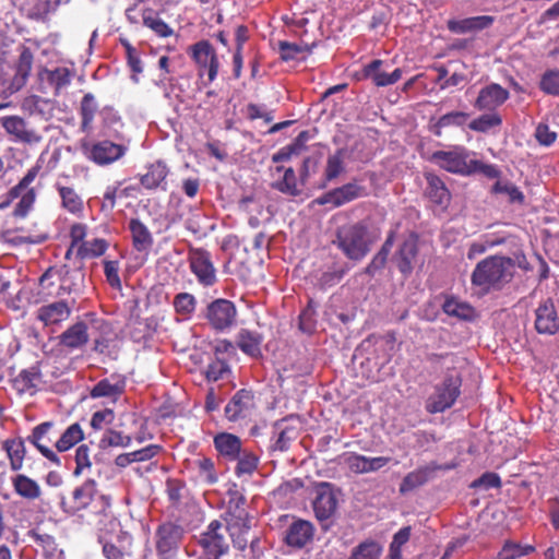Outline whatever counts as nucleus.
Listing matches in <instances>:
<instances>
[{
  "label": "nucleus",
  "instance_id": "obj_1",
  "mask_svg": "<svg viewBox=\"0 0 559 559\" xmlns=\"http://www.w3.org/2000/svg\"><path fill=\"white\" fill-rule=\"evenodd\" d=\"M514 270L511 258L492 255L477 263L472 273V283L484 290L499 289L512 280Z\"/></svg>",
  "mask_w": 559,
  "mask_h": 559
},
{
  "label": "nucleus",
  "instance_id": "obj_2",
  "mask_svg": "<svg viewBox=\"0 0 559 559\" xmlns=\"http://www.w3.org/2000/svg\"><path fill=\"white\" fill-rule=\"evenodd\" d=\"M333 242L347 259L353 261L362 260L370 251L368 229L361 223L340 227Z\"/></svg>",
  "mask_w": 559,
  "mask_h": 559
},
{
  "label": "nucleus",
  "instance_id": "obj_3",
  "mask_svg": "<svg viewBox=\"0 0 559 559\" xmlns=\"http://www.w3.org/2000/svg\"><path fill=\"white\" fill-rule=\"evenodd\" d=\"M476 156L474 152L466 147L456 145L449 151H436L431 155V160L440 168L462 176L471 175L473 158Z\"/></svg>",
  "mask_w": 559,
  "mask_h": 559
},
{
  "label": "nucleus",
  "instance_id": "obj_4",
  "mask_svg": "<svg viewBox=\"0 0 559 559\" xmlns=\"http://www.w3.org/2000/svg\"><path fill=\"white\" fill-rule=\"evenodd\" d=\"M461 379L457 374H449L435 386L433 393L428 397L426 409L431 413H442L450 408L460 395Z\"/></svg>",
  "mask_w": 559,
  "mask_h": 559
},
{
  "label": "nucleus",
  "instance_id": "obj_5",
  "mask_svg": "<svg viewBox=\"0 0 559 559\" xmlns=\"http://www.w3.org/2000/svg\"><path fill=\"white\" fill-rule=\"evenodd\" d=\"M189 53L195 62L199 74H207L209 82L212 83L219 69L218 56L209 40H200L189 48Z\"/></svg>",
  "mask_w": 559,
  "mask_h": 559
},
{
  "label": "nucleus",
  "instance_id": "obj_6",
  "mask_svg": "<svg viewBox=\"0 0 559 559\" xmlns=\"http://www.w3.org/2000/svg\"><path fill=\"white\" fill-rule=\"evenodd\" d=\"M183 533V528L178 524L171 522L160 524L155 533L157 555L162 559L173 558L179 548Z\"/></svg>",
  "mask_w": 559,
  "mask_h": 559
},
{
  "label": "nucleus",
  "instance_id": "obj_7",
  "mask_svg": "<svg viewBox=\"0 0 559 559\" xmlns=\"http://www.w3.org/2000/svg\"><path fill=\"white\" fill-rule=\"evenodd\" d=\"M191 272L203 286H212L216 282V270L209 251L202 248H191L188 252Z\"/></svg>",
  "mask_w": 559,
  "mask_h": 559
},
{
  "label": "nucleus",
  "instance_id": "obj_8",
  "mask_svg": "<svg viewBox=\"0 0 559 559\" xmlns=\"http://www.w3.org/2000/svg\"><path fill=\"white\" fill-rule=\"evenodd\" d=\"M97 498L102 499L105 506L109 504L105 496L98 495L95 480L87 479L72 491L70 501H67L63 498L61 499V507L64 512L74 514L75 512L87 508Z\"/></svg>",
  "mask_w": 559,
  "mask_h": 559
},
{
  "label": "nucleus",
  "instance_id": "obj_9",
  "mask_svg": "<svg viewBox=\"0 0 559 559\" xmlns=\"http://www.w3.org/2000/svg\"><path fill=\"white\" fill-rule=\"evenodd\" d=\"M225 527L218 521H212L206 531L200 536V545L209 556L207 559H221L228 551V543L225 537Z\"/></svg>",
  "mask_w": 559,
  "mask_h": 559
},
{
  "label": "nucleus",
  "instance_id": "obj_10",
  "mask_svg": "<svg viewBox=\"0 0 559 559\" xmlns=\"http://www.w3.org/2000/svg\"><path fill=\"white\" fill-rule=\"evenodd\" d=\"M455 467V464L441 465L436 462H430L424 466L409 472L405 475L402 483L400 484L399 491L401 495H405L427 484L430 479L436 476L438 471H449Z\"/></svg>",
  "mask_w": 559,
  "mask_h": 559
},
{
  "label": "nucleus",
  "instance_id": "obj_11",
  "mask_svg": "<svg viewBox=\"0 0 559 559\" xmlns=\"http://www.w3.org/2000/svg\"><path fill=\"white\" fill-rule=\"evenodd\" d=\"M127 152V145L114 143L109 140H102L86 147L87 158L99 166L110 165L119 160Z\"/></svg>",
  "mask_w": 559,
  "mask_h": 559
},
{
  "label": "nucleus",
  "instance_id": "obj_12",
  "mask_svg": "<svg viewBox=\"0 0 559 559\" xmlns=\"http://www.w3.org/2000/svg\"><path fill=\"white\" fill-rule=\"evenodd\" d=\"M236 307L230 300L216 299L207 306L206 318L217 331L230 328L236 321Z\"/></svg>",
  "mask_w": 559,
  "mask_h": 559
},
{
  "label": "nucleus",
  "instance_id": "obj_13",
  "mask_svg": "<svg viewBox=\"0 0 559 559\" xmlns=\"http://www.w3.org/2000/svg\"><path fill=\"white\" fill-rule=\"evenodd\" d=\"M364 195V187L356 182H348L324 193L316 199L314 202L320 205L331 204L333 207H338Z\"/></svg>",
  "mask_w": 559,
  "mask_h": 559
},
{
  "label": "nucleus",
  "instance_id": "obj_14",
  "mask_svg": "<svg viewBox=\"0 0 559 559\" xmlns=\"http://www.w3.org/2000/svg\"><path fill=\"white\" fill-rule=\"evenodd\" d=\"M391 461L386 456L368 457L357 453H345L342 456V463L348 467L353 473L366 474L381 469Z\"/></svg>",
  "mask_w": 559,
  "mask_h": 559
},
{
  "label": "nucleus",
  "instance_id": "obj_15",
  "mask_svg": "<svg viewBox=\"0 0 559 559\" xmlns=\"http://www.w3.org/2000/svg\"><path fill=\"white\" fill-rule=\"evenodd\" d=\"M510 97L509 92L497 83H490L483 87L475 102V107L479 110L493 111L503 105Z\"/></svg>",
  "mask_w": 559,
  "mask_h": 559
},
{
  "label": "nucleus",
  "instance_id": "obj_16",
  "mask_svg": "<svg viewBox=\"0 0 559 559\" xmlns=\"http://www.w3.org/2000/svg\"><path fill=\"white\" fill-rule=\"evenodd\" d=\"M535 329L539 334L554 335L559 330V318L551 300H545L535 310Z\"/></svg>",
  "mask_w": 559,
  "mask_h": 559
},
{
  "label": "nucleus",
  "instance_id": "obj_17",
  "mask_svg": "<svg viewBox=\"0 0 559 559\" xmlns=\"http://www.w3.org/2000/svg\"><path fill=\"white\" fill-rule=\"evenodd\" d=\"M253 408V394L250 391L240 390L226 405L225 414L230 421H237L251 416Z\"/></svg>",
  "mask_w": 559,
  "mask_h": 559
},
{
  "label": "nucleus",
  "instance_id": "obj_18",
  "mask_svg": "<svg viewBox=\"0 0 559 559\" xmlns=\"http://www.w3.org/2000/svg\"><path fill=\"white\" fill-rule=\"evenodd\" d=\"M70 314V305L64 300H59L39 307L36 311V319L45 326H53L68 320Z\"/></svg>",
  "mask_w": 559,
  "mask_h": 559
},
{
  "label": "nucleus",
  "instance_id": "obj_19",
  "mask_svg": "<svg viewBox=\"0 0 559 559\" xmlns=\"http://www.w3.org/2000/svg\"><path fill=\"white\" fill-rule=\"evenodd\" d=\"M0 122L9 134L15 136L21 142L36 144L41 141V135L35 130L27 128L25 120L19 116L2 117Z\"/></svg>",
  "mask_w": 559,
  "mask_h": 559
},
{
  "label": "nucleus",
  "instance_id": "obj_20",
  "mask_svg": "<svg viewBox=\"0 0 559 559\" xmlns=\"http://www.w3.org/2000/svg\"><path fill=\"white\" fill-rule=\"evenodd\" d=\"M383 61L380 59L372 60L362 69L364 76L370 79L376 86L384 87L395 84L402 78V70L395 69L388 73L382 70Z\"/></svg>",
  "mask_w": 559,
  "mask_h": 559
},
{
  "label": "nucleus",
  "instance_id": "obj_21",
  "mask_svg": "<svg viewBox=\"0 0 559 559\" xmlns=\"http://www.w3.org/2000/svg\"><path fill=\"white\" fill-rule=\"evenodd\" d=\"M246 499L235 496L229 499L226 510L227 528L251 527V520L246 511Z\"/></svg>",
  "mask_w": 559,
  "mask_h": 559
},
{
  "label": "nucleus",
  "instance_id": "obj_22",
  "mask_svg": "<svg viewBox=\"0 0 559 559\" xmlns=\"http://www.w3.org/2000/svg\"><path fill=\"white\" fill-rule=\"evenodd\" d=\"M336 498L329 484H322L313 501V511L318 520L330 519L336 510Z\"/></svg>",
  "mask_w": 559,
  "mask_h": 559
},
{
  "label": "nucleus",
  "instance_id": "obj_23",
  "mask_svg": "<svg viewBox=\"0 0 559 559\" xmlns=\"http://www.w3.org/2000/svg\"><path fill=\"white\" fill-rule=\"evenodd\" d=\"M126 381L120 377L105 378L98 381L91 390L92 399L107 397L116 402L124 392Z\"/></svg>",
  "mask_w": 559,
  "mask_h": 559
},
{
  "label": "nucleus",
  "instance_id": "obj_24",
  "mask_svg": "<svg viewBox=\"0 0 559 559\" xmlns=\"http://www.w3.org/2000/svg\"><path fill=\"white\" fill-rule=\"evenodd\" d=\"M313 525L305 520L295 521L286 531L285 542L288 546L302 548L313 537Z\"/></svg>",
  "mask_w": 559,
  "mask_h": 559
},
{
  "label": "nucleus",
  "instance_id": "obj_25",
  "mask_svg": "<svg viewBox=\"0 0 559 559\" xmlns=\"http://www.w3.org/2000/svg\"><path fill=\"white\" fill-rule=\"evenodd\" d=\"M214 447L228 461H236L245 449L240 438L228 432L216 435L214 437Z\"/></svg>",
  "mask_w": 559,
  "mask_h": 559
},
{
  "label": "nucleus",
  "instance_id": "obj_26",
  "mask_svg": "<svg viewBox=\"0 0 559 559\" xmlns=\"http://www.w3.org/2000/svg\"><path fill=\"white\" fill-rule=\"evenodd\" d=\"M493 23V17L489 15H478L462 20H449L448 28L454 34H466L488 28Z\"/></svg>",
  "mask_w": 559,
  "mask_h": 559
},
{
  "label": "nucleus",
  "instance_id": "obj_27",
  "mask_svg": "<svg viewBox=\"0 0 559 559\" xmlns=\"http://www.w3.org/2000/svg\"><path fill=\"white\" fill-rule=\"evenodd\" d=\"M298 420L290 417L276 423L277 437L272 444V450L284 452L288 450L289 444L298 436Z\"/></svg>",
  "mask_w": 559,
  "mask_h": 559
},
{
  "label": "nucleus",
  "instance_id": "obj_28",
  "mask_svg": "<svg viewBox=\"0 0 559 559\" xmlns=\"http://www.w3.org/2000/svg\"><path fill=\"white\" fill-rule=\"evenodd\" d=\"M59 285L57 297L79 294L83 287L84 275L80 271H70L66 266L58 267Z\"/></svg>",
  "mask_w": 559,
  "mask_h": 559
},
{
  "label": "nucleus",
  "instance_id": "obj_29",
  "mask_svg": "<svg viewBox=\"0 0 559 559\" xmlns=\"http://www.w3.org/2000/svg\"><path fill=\"white\" fill-rule=\"evenodd\" d=\"M417 257V240L413 236L407 238L400 247L395 261L397 269L405 276L409 275L414 269V262Z\"/></svg>",
  "mask_w": 559,
  "mask_h": 559
},
{
  "label": "nucleus",
  "instance_id": "obj_30",
  "mask_svg": "<svg viewBox=\"0 0 559 559\" xmlns=\"http://www.w3.org/2000/svg\"><path fill=\"white\" fill-rule=\"evenodd\" d=\"M169 169L165 163L157 160L147 167L146 173L141 177V183L146 189L166 190V178Z\"/></svg>",
  "mask_w": 559,
  "mask_h": 559
},
{
  "label": "nucleus",
  "instance_id": "obj_31",
  "mask_svg": "<svg viewBox=\"0 0 559 559\" xmlns=\"http://www.w3.org/2000/svg\"><path fill=\"white\" fill-rule=\"evenodd\" d=\"M33 64V55L27 48H23L20 53L19 61L15 67V74L10 83L9 90L11 93L20 91L29 76Z\"/></svg>",
  "mask_w": 559,
  "mask_h": 559
},
{
  "label": "nucleus",
  "instance_id": "obj_32",
  "mask_svg": "<svg viewBox=\"0 0 559 559\" xmlns=\"http://www.w3.org/2000/svg\"><path fill=\"white\" fill-rule=\"evenodd\" d=\"M87 342V324L83 321L72 324L60 335V344L70 349L80 348Z\"/></svg>",
  "mask_w": 559,
  "mask_h": 559
},
{
  "label": "nucleus",
  "instance_id": "obj_33",
  "mask_svg": "<svg viewBox=\"0 0 559 559\" xmlns=\"http://www.w3.org/2000/svg\"><path fill=\"white\" fill-rule=\"evenodd\" d=\"M427 190L426 194L431 202L441 207H447L450 202V192L444 182L433 174L426 175Z\"/></svg>",
  "mask_w": 559,
  "mask_h": 559
},
{
  "label": "nucleus",
  "instance_id": "obj_34",
  "mask_svg": "<svg viewBox=\"0 0 559 559\" xmlns=\"http://www.w3.org/2000/svg\"><path fill=\"white\" fill-rule=\"evenodd\" d=\"M57 191L61 199V206L76 217L84 213V202L81 195L71 187L57 185Z\"/></svg>",
  "mask_w": 559,
  "mask_h": 559
},
{
  "label": "nucleus",
  "instance_id": "obj_35",
  "mask_svg": "<svg viewBox=\"0 0 559 559\" xmlns=\"http://www.w3.org/2000/svg\"><path fill=\"white\" fill-rule=\"evenodd\" d=\"M38 75L41 83H47L53 88L55 94H58L71 82V73L69 69L64 67H59L53 70L44 69Z\"/></svg>",
  "mask_w": 559,
  "mask_h": 559
},
{
  "label": "nucleus",
  "instance_id": "obj_36",
  "mask_svg": "<svg viewBox=\"0 0 559 559\" xmlns=\"http://www.w3.org/2000/svg\"><path fill=\"white\" fill-rule=\"evenodd\" d=\"M129 229L131 231L133 247L136 251L145 252L152 247V234L140 219L132 218L129 223Z\"/></svg>",
  "mask_w": 559,
  "mask_h": 559
},
{
  "label": "nucleus",
  "instance_id": "obj_37",
  "mask_svg": "<svg viewBox=\"0 0 559 559\" xmlns=\"http://www.w3.org/2000/svg\"><path fill=\"white\" fill-rule=\"evenodd\" d=\"M52 427V424L50 421H45L40 425H37L33 431L32 435L28 436L27 440L36 447V449L50 462L60 465V459L59 456L49 448L41 444L43 438L48 433L50 428Z\"/></svg>",
  "mask_w": 559,
  "mask_h": 559
},
{
  "label": "nucleus",
  "instance_id": "obj_38",
  "mask_svg": "<svg viewBox=\"0 0 559 559\" xmlns=\"http://www.w3.org/2000/svg\"><path fill=\"white\" fill-rule=\"evenodd\" d=\"M2 449L7 452L12 471H20L23 467L25 457V445L21 438L7 439L2 443Z\"/></svg>",
  "mask_w": 559,
  "mask_h": 559
},
{
  "label": "nucleus",
  "instance_id": "obj_39",
  "mask_svg": "<svg viewBox=\"0 0 559 559\" xmlns=\"http://www.w3.org/2000/svg\"><path fill=\"white\" fill-rule=\"evenodd\" d=\"M12 486L19 496L28 500L37 499L41 493L37 481L23 474H17L12 478Z\"/></svg>",
  "mask_w": 559,
  "mask_h": 559
},
{
  "label": "nucleus",
  "instance_id": "obj_40",
  "mask_svg": "<svg viewBox=\"0 0 559 559\" xmlns=\"http://www.w3.org/2000/svg\"><path fill=\"white\" fill-rule=\"evenodd\" d=\"M262 336L257 332L241 330L237 336V345L245 354L251 357L261 355Z\"/></svg>",
  "mask_w": 559,
  "mask_h": 559
},
{
  "label": "nucleus",
  "instance_id": "obj_41",
  "mask_svg": "<svg viewBox=\"0 0 559 559\" xmlns=\"http://www.w3.org/2000/svg\"><path fill=\"white\" fill-rule=\"evenodd\" d=\"M141 16L143 25L153 31L157 36L165 38L174 34L173 28L153 9H144Z\"/></svg>",
  "mask_w": 559,
  "mask_h": 559
},
{
  "label": "nucleus",
  "instance_id": "obj_42",
  "mask_svg": "<svg viewBox=\"0 0 559 559\" xmlns=\"http://www.w3.org/2000/svg\"><path fill=\"white\" fill-rule=\"evenodd\" d=\"M192 468L200 481L213 485L218 480L215 464L212 459L201 456L192 462Z\"/></svg>",
  "mask_w": 559,
  "mask_h": 559
},
{
  "label": "nucleus",
  "instance_id": "obj_43",
  "mask_svg": "<svg viewBox=\"0 0 559 559\" xmlns=\"http://www.w3.org/2000/svg\"><path fill=\"white\" fill-rule=\"evenodd\" d=\"M469 115L464 111H451L441 116L436 122L431 124V131L440 136L444 128L462 127L466 123Z\"/></svg>",
  "mask_w": 559,
  "mask_h": 559
},
{
  "label": "nucleus",
  "instance_id": "obj_44",
  "mask_svg": "<svg viewBox=\"0 0 559 559\" xmlns=\"http://www.w3.org/2000/svg\"><path fill=\"white\" fill-rule=\"evenodd\" d=\"M442 309L447 314L463 320H471L475 316V310L471 305L454 297L447 298Z\"/></svg>",
  "mask_w": 559,
  "mask_h": 559
},
{
  "label": "nucleus",
  "instance_id": "obj_45",
  "mask_svg": "<svg viewBox=\"0 0 559 559\" xmlns=\"http://www.w3.org/2000/svg\"><path fill=\"white\" fill-rule=\"evenodd\" d=\"M84 438V432L80 426V424L74 423L70 425L61 435V437L56 442V448L59 452H66L74 447L76 443L82 441Z\"/></svg>",
  "mask_w": 559,
  "mask_h": 559
},
{
  "label": "nucleus",
  "instance_id": "obj_46",
  "mask_svg": "<svg viewBox=\"0 0 559 559\" xmlns=\"http://www.w3.org/2000/svg\"><path fill=\"white\" fill-rule=\"evenodd\" d=\"M58 267L52 266L46 270V272L39 277V293L47 297H57L59 274Z\"/></svg>",
  "mask_w": 559,
  "mask_h": 559
},
{
  "label": "nucleus",
  "instance_id": "obj_47",
  "mask_svg": "<svg viewBox=\"0 0 559 559\" xmlns=\"http://www.w3.org/2000/svg\"><path fill=\"white\" fill-rule=\"evenodd\" d=\"M97 111V103L93 94L87 93L83 96L81 102L80 114L82 118V130L88 131Z\"/></svg>",
  "mask_w": 559,
  "mask_h": 559
},
{
  "label": "nucleus",
  "instance_id": "obj_48",
  "mask_svg": "<svg viewBox=\"0 0 559 559\" xmlns=\"http://www.w3.org/2000/svg\"><path fill=\"white\" fill-rule=\"evenodd\" d=\"M501 123L502 118L498 112H489L472 120L468 124V128L476 132L486 133L491 129L500 127Z\"/></svg>",
  "mask_w": 559,
  "mask_h": 559
},
{
  "label": "nucleus",
  "instance_id": "obj_49",
  "mask_svg": "<svg viewBox=\"0 0 559 559\" xmlns=\"http://www.w3.org/2000/svg\"><path fill=\"white\" fill-rule=\"evenodd\" d=\"M346 151L337 150L334 154L329 155L325 166V178L331 181L338 177L345 169Z\"/></svg>",
  "mask_w": 559,
  "mask_h": 559
},
{
  "label": "nucleus",
  "instance_id": "obj_50",
  "mask_svg": "<svg viewBox=\"0 0 559 559\" xmlns=\"http://www.w3.org/2000/svg\"><path fill=\"white\" fill-rule=\"evenodd\" d=\"M108 248L105 239L95 238L90 241L82 242L78 248V255L82 259L97 258L103 255Z\"/></svg>",
  "mask_w": 559,
  "mask_h": 559
},
{
  "label": "nucleus",
  "instance_id": "obj_51",
  "mask_svg": "<svg viewBox=\"0 0 559 559\" xmlns=\"http://www.w3.org/2000/svg\"><path fill=\"white\" fill-rule=\"evenodd\" d=\"M237 466L235 472L238 476L251 475L258 467L259 457L252 451L243 449L239 457H237Z\"/></svg>",
  "mask_w": 559,
  "mask_h": 559
},
{
  "label": "nucleus",
  "instance_id": "obj_52",
  "mask_svg": "<svg viewBox=\"0 0 559 559\" xmlns=\"http://www.w3.org/2000/svg\"><path fill=\"white\" fill-rule=\"evenodd\" d=\"M535 547L532 545H521L514 542H507L499 552L498 559H520L532 554Z\"/></svg>",
  "mask_w": 559,
  "mask_h": 559
},
{
  "label": "nucleus",
  "instance_id": "obj_53",
  "mask_svg": "<svg viewBox=\"0 0 559 559\" xmlns=\"http://www.w3.org/2000/svg\"><path fill=\"white\" fill-rule=\"evenodd\" d=\"M175 311L183 318H189L195 310V297L189 293H179L173 301Z\"/></svg>",
  "mask_w": 559,
  "mask_h": 559
},
{
  "label": "nucleus",
  "instance_id": "obj_54",
  "mask_svg": "<svg viewBox=\"0 0 559 559\" xmlns=\"http://www.w3.org/2000/svg\"><path fill=\"white\" fill-rule=\"evenodd\" d=\"M381 551L378 543L366 540L353 549L349 559H379Z\"/></svg>",
  "mask_w": 559,
  "mask_h": 559
},
{
  "label": "nucleus",
  "instance_id": "obj_55",
  "mask_svg": "<svg viewBox=\"0 0 559 559\" xmlns=\"http://www.w3.org/2000/svg\"><path fill=\"white\" fill-rule=\"evenodd\" d=\"M273 187L282 193L296 197L300 193L297 187V178L293 168H287L281 180L276 181Z\"/></svg>",
  "mask_w": 559,
  "mask_h": 559
},
{
  "label": "nucleus",
  "instance_id": "obj_56",
  "mask_svg": "<svg viewBox=\"0 0 559 559\" xmlns=\"http://www.w3.org/2000/svg\"><path fill=\"white\" fill-rule=\"evenodd\" d=\"M131 442L132 438L130 436H126L114 429H108L99 440V445L104 449L108 447L128 448L131 445Z\"/></svg>",
  "mask_w": 559,
  "mask_h": 559
},
{
  "label": "nucleus",
  "instance_id": "obj_57",
  "mask_svg": "<svg viewBox=\"0 0 559 559\" xmlns=\"http://www.w3.org/2000/svg\"><path fill=\"white\" fill-rule=\"evenodd\" d=\"M492 192L506 194L509 198V201L513 203H522L524 201V195L520 189L509 181L498 180L492 187Z\"/></svg>",
  "mask_w": 559,
  "mask_h": 559
},
{
  "label": "nucleus",
  "instance_id": "obj_58",
  "mask_svg": "<svg viewBox=\"0 0 559 559\" xmlns=\"http://www.w3.org/2000/svg\"><path fill=\"white\" fill-rule=\"evenodd\" d=\"M16 199L20 200L14 206L13 215L15 217H25L34 205L36 199L35 191L24 190Z\"/></svg>",
  "mask_w": 559,
  "mask_h": 559
},
{
  "label": "nucleus",
  "instance_id": "obj_59",
  "mask_svg": "<svg viewBox=\"0 0 559 559\" xmlns=\"http://www.w3.org/2000/svg\"><path fill=\"white\" fill-rule=\"evenodd\" d=\"M503 240L501 238H493L490 236H485L481 239L474 241L468 249L467 257L468 259H474L479 254H483L488 249L493 248L502 243Z\"/></svg>",
  "mask_w": 559,
  "mask_h": 559
},
{
  "label": "nucleus",
  "instance_id": "obj_60",
  "mask_svg": "<svg viewBox=\"0 0 559 559\" xmlns=\"http://www.w3.org/2000/svg\"><path fill=\"white\" fill-rule=\"evenodd\" d=\"M39 168H40L39 166H34V167H32V168H29L27 170V173L21 179V181L9 191L8 198H9L10 201H12V200L16 199L17 197H20V194L24 190H34L33 188H29V185L37 177Z\"/></svg>",
  "mask_w": 559,
  "mask_h": 559
},
{
  "label": "nucleus",
  "instance_id": "obj_61",
  "mask_svg": "<svg viewBox=\"0 0 559 559\" xmlns=\"http://www.w3.org/2000/svg\"><path fill=\"white\" fill-rule=\"evenodd\" d=\"M539 87L548 95L559 96V70L546 71L540 79Z\"/></svg>",
  "mask_w": 559,
  "mask_h": 559
},
{
  "label": "nucleus",
  "instance_id": "obj_62",
  "mask_svg": "<svg viewBox=\"0 0 559 559\" xmlns=\"http://www.w3.org/2000/svg\"><path fill=\"white\" fill-rule=\"evenodd\" d=\"M230 372L228 364L219 358L214 359L206 368L205 376L209 381L224 379Z\"/></svg>",
  "mask_w": 559,
  "mask_h": 559
},
{
  "label": "nucleus",
  "instance_id": "obj_63",
  "mask_svg": "<svg viewBox=\"0 0 559 559\" xmlns=\"http://www.w3.org/2000/svg\"><path fill=\"white\" fill-rule=\"evenodd\" d=\"M48 102L37 95H31L24 98L22 108L29 115H44Z\"/></svg>",
  "mask_w": 559,
  "mask_h": 559
},
{
  "label": "nucleus",
  "instance_id": "obj_64",
  "mask_svg": "<svg viewBox=\"0 0 559 559\" xmlns=\"http://www.w3.org/2000/svg\"><path fill=\"white\" fill-rule=\"evenodd\" d=\"M473 166L471 167V175L473 174H481L483 176L489 178V179H497L500 177V169L498 166L493 164H486L481 160L473 158Z\"/></svg>",
  "mask_w": 559,
  "mask_h": 559
}]
</instances>
